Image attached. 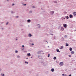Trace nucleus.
Instances as JSON below:
<instances>
[{
	"instance_id": "f257e3e1",
	"label": "nucleus",
	"mask_w": 76,
	"mask_h": 76,
	"mask_svg": "<svg viewBox=\"0 0 76 76\" xmlns=\"http://www.w3.org/2000/svg\"><path fill=\"white\" fill-rule=\"evenodd\" d=\"M63 26L65 28H66L67 27V24H63Z\"/></svg>"
},
{
	"instance_id": "f03ea898",
	"label": "nucleus",
	"mask_w": 76,
	"mask_h": 76,
	"mask_svg": "<svg viewBox=\"0 0 76 76\" xmlns=\"http://www.w3.org/2000/svg\"><path fill=\"white\" fill-rule=\"evenodd\" d=\"M63 64H64L63 62H61L59 64V65L61 66H63Z\"/></svg>"
},
{
	"instance_id": "7ed1b4c3",
	"label": "nucleus",
	"mask_w": 76,
	"mask_h": 76,
	"mask_svg": "<svg viewBox=\"0 0 76 76\" xmlns=\"http://www.w3.org/2000/svg\"><path fill=\"white\" fill-rule=\"evenodd\" d=\"M54 11H50V14L51 15H54Z\"/></svg>"
},
{
	"instance_id": "20e7f679",
	"label": "nucleus",
	"mask_w": 76,
	"mask_h": 76,
	"mask_svg": "<svg viewBox=\"0 0 76 76\" xmlns=\"http://www.w3.org/2000/svg\"><path fill=\"white\" fill-rule=\"evenodd\" d=\"M61 31H63L64 30V28L63 27H61Z\"/></svg>"
},
{
	"instance_id": "39448f33",
	"label": "nucleus",
	"mask_w": 76,
	"mask_h": 76,
	"mask_svg": "<svg viewBox=\"0 0 76 76\" xmlns=\"http://www.w3.org/2000/svg\"><path fill=\"white\" fill-rule=\"evenodd\" d=\"M69 17L70 18H73V15H69Z\"/></svg>"
},
{
	"instance_id": "423d86ee",
	"label": "nucleus",
	"mask_w": 76,
	"mask_h": 76,
	"mask_svg": "<svg viewBox=\"0 0 76 76\" xmlns=\"http://www.w3.org/2000/svg\"><path fill=\"white\" fill-rule=\"evenodd\" d=\"M27 56H28V57H30V56H31V54H30V53H28L27 54Z\"/></svg>"
},
{
	"instance_id": "0eeeda50",
	"label": "nucleus",
	"mask_w": 76,
	"mask_h": 76,
	"mask_svg": "<svg viewBox=\"0 0 76 76\" xmlns=\"http://www.w3.org/2000/svg\"><path fill=\"white\" fill-rule=\"evenodd\" d=\"M73 15L74 16H76V12H74L73 13Z\"/></svg>"
},
{
	"instance_id": "6e6552de",
	"label": "nucleus",
	"mask_w": 76,
	"mask_h": 76,
	"mask_svg": "<svg viewBox=\"0 0 76 76\" xmlns=\"http://www.w3.org/2000/svg\"><path fill=\"white\" fill-rule=\"evenodd\" d=\"M63 48H64V47L63 46H61V48H60L59 49H60V50H62V49H63Z\"/></svg>"
},
{
	"instance_id": "1a4fd4ad",
	"label": "nucleus",
	"mask_w": 76,
	"mask_h": 76,
	"mask_svg": "<svg viewBox=\"0 0 76 76\" xmlns=\"http://www.w3.org/2000/svg\"><path fill=\"white\" fill-rule=\"evenodd\" d=\"M51 70L52 72H53L54 71V69H53V68L52 69H51Z\"/></svg>"
},
{
	"instance_id": "9d476101",
	"label": "nucleus",
	"mask_w": 76,
	"mask_h": 76,
	"mask_svg": "<svg viewBox=\"0 0 76 76\" xmlns=\"http://www.w3.org/2000/svg\"><path fill=\"white\" fill-rule=\"evenodd\" d=\"M71 54H75V52L73 51H72L71 52Z\"/></svg>"
},
{
	"instance_id": "9b49d317",
	"label": "nucleus",
	"mask_w": 76,
	"mask_h": 76,
	"mask_svg": "<svg viewBox=\"0 0 76 76\" xmlns=\"http://www.w3.org/2000/svg\"><path fill=\"white\" fill-rule=\"evenodd\" d=\"M56 51H57V52H59V53H60V51H59V50H58V49H56Z\"/></svg>"
},
{
	"instance_id": "f8f14e48",
	"label": "nucleus",
	"mask_w": 76,
	"mask_h": 76,
	"mask_svg": "<svg viewBox=\"0 0 76 76\" xmlns=\"http://www.w3.org/2000/svg\"><path fill=\"white\" fill-rule=\"evenodd\" d=\"M69 48L70 51H72V50H73V49L72 48Z\"/></svg>"
},
{
	"instance_id": "ddd939ff",
	"label": "nucleus",
	"mask_w": 76,
	"mask_h": 76,
	"mask_svg": "<svg viewBox=\"0 0 76 76\" xmlns=\"http://www.w3.org/2000/svg\"><path fill=\"white\" fill-rule=\"evenodd\" d=\"M28 36L30 37H31V36H32V35H31V34H29L28 35Z\"/></svg>"
},
{
	"instance_id": "4468645a",
	"label": "nucleus",
	"mask_w": 76,
	"mask_h": 76,
	"mask_svg": "<svg viewBox=\"0 0 76 76\" xmlns=\"http://www.w3.org/2000/svg\"><path fill=\"white\" fill-rule=\"evenodd\" d=\"M57 58H56V57H54L53 58V59L54 60H56V59Z\"/></svg>"
},
{
	"instance_id": "2eb2a0df",
	"label": "nucleus",
	"mask_w": 76,
	"mask_h": 76,
	"mask_svg": "<svg viewBox=\"0 0 76 76\" xmlns=\"http://www.w3.org/2000/svg\"><path fill=\"white\" fill-rule=\"evenodd\" d=\"M18 51H17V50H16V51H15V53H18Z\"/></svg>"
},
{
	"instance_id": "dca6fc26",
	"label": "nucleus",
	"mask_w": 76,
	"mask_h": 76,
	"mask_svg": "<svg viewBox=\"0 0 76 76\" xmlns=\"http://www.w3.org/2000/svg\"><path fill=\"white\" fill-rule=\"evenodd\" d=\"M54 3H57V1H54Z\"/></svg>"
},
{
	"instance_id": "f3484780",
	"label": "nucleus",
	"mask_w": 76,
	"mask_h": 76,
	"mask_svg": "<svg viewBox=\"0 0 76 76\" xmlns=\"http://www.w3.org/2000/svg\"><path fill=\"white\" fill-rule=\"evenodd\" d=\"M69 17H68V16H66V19H69Z\"/></svg>"
},
{
	"instance_id": "a211bd4d",
	"label": "nucleus",
	"mask_w": 76,
	"mask_h": 76,
	"mask_svg": "<svg viewBox=\"0 0 76 76\" xmlns=\"http://www.w3.org/2000/svg\"><path fill=\"white\" fill-rule=\"evenodd\" d=\"M18 58H20V56H17Z\"/></svg>"
},
{
	"instance_id": "6ab92c4d",
	"label": "nucleus",
	"mask_w": 76,
	"mask_h": 76,
	"mask_svg": "<svg viewBox=\"0 0 76 76\" xmlns=\"http://www.w3.org/2000/svg\"><path fill=\"white\" fill-rule=\"evenodd\" d=\"M64 14H66V13H67V12H64Z\"/></svg>"
},
{
	"instance_id": "aec40b11",
	"label": "nucleus",
	"mask_w": 76,
	"mask_h": 76,
	"mask_svg": "<svg viewBox=\"0 0 76 76\" xmlns=\"http://www.w3.org/2000/svg\"><path fill=\"white\" fill-rule=\"evenodd\" d=\"M66 46L68 47V46H69V44H66Z\"/></svg>"
},
{
	"instance_id": "412c9836",
	"label": "nucleus",
	"mask_w": 76,
	"mask_h": 76,
	"mask_svg": "<svg viewBox=\"0 0 76 76\" xmlns=\"http://www.w3.org/2000/svg\"><path fill=\"white\" fill-rule=\"evenodd\" d=\"M27 21H28V22H30V20H28Z\"/></svg>"
},
{
	"instance_id": "4be33fe9",
	"label": "nucleus",
	"mask_w": 76,
	"mask_h": 76,
	"mask_svg": "<svg viewBox=\"0 0 76 76\" xmlns=\"http://www.w3.org/2000/svg\"><path fill=\"white\" fill-rule=\"evenodd\" d=\"M68 56L69 57H72V56H71V55H69Z\"/></svg>"
},
{
	"instance_id": "5701e85b",
	"label": "nucleus",
	"mask_w": 76,
	"mask_h": 76,
	"mask_svg": "<svg viewBox=\"0 0 76 76\" xmlns=\"http://www.w3.org/2000/svg\"><path fill=\"white\" fill-rule=\"evenodd\" d=\"M50 57V54H49L48 55V57Z\"/></svg>"
},
{
	"instance_id": "b1692460",
	"label": "nucleus",
	"mask_w": 76,
	"mask_h": 76,
	"mask_svg": "<svg viewBox=\"0 0 76 76\" xmlns=\"http://www.w3.org/2000/svg\"><path fill=\"white\" fill-rule=\"evenodd\" d=\"M41 52H42V51H39V52H38V53H41Z\"/></svg>"
},
{
	"instance_id": "393cba45",
	"label": "nucleus",
	"mask_w": 76,
	"mask_h": 76,
	"mask_svg": "<svg viewBox=\"0 0 76 76\" xmlns=\"http://www.w3.org/2000/svg\"><path fill=\"white\" fill-rule=\"evenodd\" d=\"M30 13H32V11H30Z\"/></svg>"
},
{
	"instance_id": "a878e982",
	"label": "nucleus",
	"mask_w": 76,
	"mask_h": 76,
	"mask_svg": "<svg viewBox=\"0 0 76 76\" xmlns=\"http://www.w3.org/2000/svg\"><path fill=\"white\" fill-rule=\"evenodd\" d=\"M12 6H14L15 5V4H12Z\"/></svg>"
},
{
	"instance_id": "bb28decb",
	"label": "nucleus",
	"mask_w": 76,
	"mask_h": 76,
	"mask_svg": "<svg viewBox=\"0 0 76 76\" xmlns=\"http://www.w3.org/2000/svg\"><path fill=\"white\" fill-rule=\"evenodd\" d=\"M2 76H4V74H3V75H2V74H1Z\"/></svg>"
},
{
	"instance_id": "cd10ccee",
	"label": "nucleus",
	"mask_w": 76,
	"mask_h": 76,
	"mask_svg": "<svg viewBox=\"0 0 76 76\" xmlns=\"http://www.w3.org/2000/svg\"><path fill=\"white\" fill-rule=\"evenodd\" d=\"M8 23H9L7 22V24H6L7 25V24H8Z\"/></svg>"
},
{
	"instance_id": "c85d7f7f",
	"label": "nucleus",
	"mask_w": 76,
	"mask_h": 76,
	"mask_svg": "<svg viewBox=\"0 0 76 76\" xmlns=\"http://www.w3.org/2000/svg\"><path fill=\"white\" fill-rule=\"evenodd\" d=\"M23 6H26V4H23Z\"/></svg>"
},
{
	"instance_id": "c756f323",
	"label": "nucleus",
	"mask_w": 76,
	"mask_h": 76,
	"mask_svg": "<svg viewBox=\"0 0 76 76\" xmlns=\"http://www.w3.org/2000/svg\"><path fill=\"white\" fill-rule=\"evenodd\" d=\"M25 63H27V64H28V62H25Z\"/></svg>"
},
{
	"instance_id": "7c9ffc66",
	"label": "nucleus",
	"mask_w": 76,
	"mask_h": 76,
	"mask_svg": "<svg viewBox=\"0 0 76 76\" xmlns=\"http://www.w3.org/2000/svg\"><path fill=\"white\" fill-rule=\"evenodd\" d=\"M50 35H53V34H50Z\"/></svg>"
},
{
	"instance_id": "2f4dec72",
	"label": "nucleus",
	"mask_w": 76,
	"mask_h": 76,
	"mask_svg": "<svg viewBox=\"0 0 76 76\" xmlns=\"http://www.w3.org/2000/svg\"><path fill=\"white\" fill-rule=\"evenodd\" d=\"M22 47H24V45H23L22 46Z\"/></svg>"
},
{
	"instance_id": "473e14b6",
	"label": "nucleus",
	"mask_w": 76,
	"mask_h": 76,
	"mask_svg": "<svg viewBox=\"0 0 76 76\" xmlns=\"http://www.w3.org/2000/svg\"><path fill=\"white\" fill-rule=\"evenodd\" d=\"M32 45H34V43H32V44H31Z\"/></svg>"
},
{
	"instance_id": "72a5a7b5",
	"label": "nucleus",
	"mask_w": 76,
	"mask_h": 76,
	"mask_svg": "<svg viewBox=\"0 0 76 76\" xmlns=\"http://www.w3.org/2000/svg\"><path fill=\"white\" fill-rule=\"evenodd\" d=\"M64 74H62V76H64Z\"/></svg>"
},
{
	"instance_id": "f704fd0d",
	"label": "nucleus",
	"mask_w": 76,
	"mask_h": 76,
	"mask_svg": "<svg viewBox=\"0 0 76 76\" xmlns=\"http://www.w3.org/2000/svg\"><path fill=\"white\" fill-rule=\"evenodd\" d=\"M69 76H72V75H69Z\"/></svg>"
},
{
	"instance_id": "c9c22d12",
	"label": "nucleus",
	"mask_w": 76,
	"mask_h": 76,
	"mask_svg": "<svg viewBox=\"0 0 76 76\" xmlns=\"http://www.w3.org/2000/svg\"><path fill=\"white\" fill-rule=\"evenodd\" d=\"M13 11H12V13H13Z\"/></svg>"
},
{
	"instance_id": "e433bc0d",
	"label": "nucleus",
	"mask_w": 76,
	"mask_h": 76,
	"mask_svg": "<svg viewBox=\"0 0 76 76\" xmlns=\"http://www.w3.org/2000/svg\"><path fill=\"white\" fill-rule=\"evenodd\" d=\"M16 18H18V16H17Z\"/></svg>"
},
{
	"instance_id": "4c0bfd02",
	"label": "nucleus",
	"mask_w": 76,
	"mask_h": 76,
	"mask_svg": "<svg viewBox=\"0 0 76 76\" xmlns=\"http://www.w3.org/2000/svg\"><path fill=\"white\" fill-rule=\"evenodd\" d=\"M22 50H23V49H22Z\"/></svg>"
},
{
	"instance_id": "58836bf2",
	"label": "nucleus",
	"mask_w": 76,
	"mask_h": 76,
	"mask_svg": "<svg viewBox=\"0 0 76 76\" xmlns=\"http://www.w3.org/2000/svg\"><path fill=\"white\" fill-rule=\"evenodd\" d=\"M64 76H66V75H65Z\"/></svg>"
},
{
	"instance_id": "ea45409f",
	"label": "nucleus",
	"mask_w": 76,
	"mask_h": 76,
	"mask_svg": "<svg viewBox=\"0 0 76 76\" xmlns=\"http://www.w3.org/2000/svg\"><path fill=\"white\" fill-rule=\"evenodd\" d=\"M16 40H17V39H16Z\"/></svg>"
},
{
	"instance_id": "a19ab883",
	"label": "nucleus",
	"mask_w": 76,
	"mask_h": 76,
	"mask_svg": "<svg viewBox=\"0 0 76 76\" xmlns=\"http://www.w3.org/2000/svg\"><path fill=\"white\" fill-rule=\"evenodd\" d=\"M33 7L34 8V7Z\"/></svg>"
},
{
	"instance_id": "79ce46f5",
	"label": "nucleus",
	"mask_w": 76,
	"mask_h": 76,
	"mask_svg": "<svg viewBox=\"0 0 76 76\" xmlns=\"http://www.w3.org/2000/svg\"><path fill=\"white\" fill-rule=\"evenodd\" d=\"M1 70V69H0V71Z\"/></svg>"
},
{
	"instance_id": "37998d69",
	"label": "nucleus",
	"mask_w": 76,
	"mask_h": 76,
	"mask_svg": "<svg viewBox=\"0 0 76 76\" xmlns=\"http://www.w3.org/2000/svg\"><path fill=\"white\" fill-rule=\"evenodd\" d=\"M54 39H55V37H54Z\"/></svg>"
},
{
	"instance_id": "c03bdc74",
	"label": "nucleus",
	"mask_w": 76,
	"mask_h": 76,
	"mask_svg": "<svg viewBox=\"0 0 76 76\" xmlns=\"http://www.w3.org/2000/svg\"><path fill=\"white\" fill-rule=\"evenodd\" d=\"M9 1V0H7V1Z\"/></svg>"
},
{
	"instance_id": "a18cd8bd",
	"label": "nucleus",
	"mask_w": 76,
	"mask_h": 76,
	"mask_svg": "<svg viewBox=\"0 0 76 76\" xmlns=\"http://www.w3.org/2000/svg\"><path fill=\"white\" fill-rule=\"evenodd\" d=\"M43 54H44V53H43Z\"/></svg>"
}]
</instances>
